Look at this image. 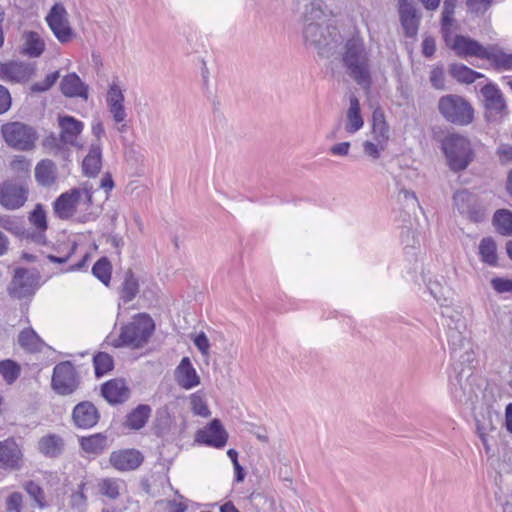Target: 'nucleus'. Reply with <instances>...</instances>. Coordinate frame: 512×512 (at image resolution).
<instances>
[{"label":"nucleus","mask_w":512,"mask_h":512,"mask_svg":"<svg viewBox=\"0 0 512 512\" xmlns=\"http://www.w3.org/2000/svg\"><path fill=\"white\" fill-rule=\"evenodd\" d=\"M124 100L125 98L121 88L116 83H112L109 86L106 95L107 106L112 104L124 103Z\"/></svg>","instance_id":"13d9d810"},{"label":"nucleus","mask_w":512,"mask_h":512,"mask_svg":"<svg viewBox=\"0 0 512 512\" xmlns=\"http://www.w3.org/2000/svg\"><path fill=\"white\" fill-rule=\"evenodd\" d=\"M60 91L67 98H80L87 101L89 86L75 72L68 73L60 81Z\"/></svg>","instance_id":"412c9836"},{"label":"nucleus","mask_w":512,"mask_h":512,"mask_svg":"<svg viewBox=\"0 0 512 512\" xmlns=\"http://www.w3.org/2000/svg\"><path fill=\"white\" fill-rule=\"evenodd\" d=\"M227 439L228 434L218 419H213L205 429L199 430L196 434L199 443L215 448L224 447Z\"/></svg>","instance_id":"f3484780"},{"label":"nucleus","mask_w":512,"mask_h":512,"mask_svg":"<svg viewBox=\"0 0 512 512\" xmlns=\"http://www.w3.org/2000/svg\"><path fill=\"white\" fill-rule=\"evenodd\" d=\"M450 75L460 83L471 84L483 75L462 63H453L449 67Z\"/></svg>","instance_id":"72a5a7b5"},{"label":"nucleus","mask_w":512,"mask_h":512,"mask_svg":"<svg viewBox=\"0 0 512 512\" xmlns=\"http://www.w3.org/2000/svg\"><path fill=\"white\" fill-rule=\"evenodd\" d=\"M139 292V283L131 269L125 273L120 298L124 303L132 301Z\"/></svg>","instance_id":"c9c22d12"},{"label":"nucleus","mask_w":512,"mask_h":512,"mask_svg":"<svg viewBox=\"0 0 512 512\" xmlns=\"http://www.w3.org/2000/svg\"><path fill=\"white\" fill-rule=\"evenodd\" d=\"M142 453L136 449H121L110 454L109 462L116 470L125 472L136 470L143 462Z\"/></svg>","instance_id":"dca6fc26"},{"label":"nucleus","mask_w":512,"mask_h":512,"mask_svg":"<svg viewBox=\"0 0 512 512\" xmlns=\"http://www.w3.org/2000/svg\"><path fill=\"white\" fill-rule=\"evenodd\" d=\"M46 21L59 42L67 43L72 39L73 30L67 19V11L62 4L56 3L52 6Z\"/></svg>","instance_id":"f8f14e48"},{"label":"nucleus","mask_w":512,"mask_h":512,"mask_svg":"<svg viewBox=\"0 0 512 512\" xmlns=\"http://www.w3.org/2000/svg\"><path fill=\"white\" fill-rule=\"evenodd\" d=\"M473 198L474 196L472 193L463 189L454 193L453 202L460 213H466V211H469L471 208L470 204L473 201Z\"/></svg>","instance_id":"49530a36"},{"label":"nucleus","mask_w":512,"mask_h":512,"mask_svg":"<svg viewBox=\"0 0 512 512\" xmlns=\"http://www.w3.org/2000/svg\"><path fill=\"white\" fill-rule=\"evenodd\" d=\"M484 98L485 117L488 121H499L507 114V105L501 90L497 85L488 83L481 88Z\"/></svg>","instance_id":"1a4fd4ad"},{"label":"nucleus","mask_w":512,"mask_h":512,"mask_svg":"<svg viewBox=\"0 0 512 512\" xmlns=\"http://www.w3.org/2000/svg\"><path fill=\"white\" fill-rule=\"evenodd\" d=\"M451 48L461 58L475 56L480 59H485L488 51V47H484L478 41L463 35L455 36Z\"/></svg>","instance_id":"4be33fe9"},{"label":"nucleus","mask_w":512,"mask_h":512,"mask_svg":"<svg viewBox=\"0 0 512 512\" xmlns=\"http://www.w3.org/2000/svg\"><path fill=\"white\" fill-rule=\"evenodd\" d=\"M23 458L22 447L13 437L0 441V468L9 471L20 470Z\"/></svg>","instance_id":"4468645a"},{"label":"nucleus","mask_w":512,"mask_h":512,"mask_svg":"<svg viewBox=\"0 0 512 512\" xmlns=\"http://www.w3.org/2000/svg\"><path fill=\"white\" fill-rule=\"evenodd\" d=\"M37 278V275L27 268H16L8 287L9 295L19 300L32 296L35 293Z\"/></svg>","instance_id":"9d476101"},{"label":"nucleus","mask_w":512,"mask_h":512,"mask_svg":"<svg viewBox=\"0 0 512 512\" xmlns=\"http://www.w3.org/2000/svg\"><path fill=\"white\" fill-rule=\"evenodd\" d=\"M438 111L449 123L467 126L474 120L472 105L462 96L447 94L438 100Z\"/></svg>","instance_id":"39448f33"},{"label":"nucleus","mask_w":512,"mask_h":512,"mask_svg":"<svg viewBox=\"0 0 512 512\" xmlns=\"http://www.w3.org/2000/svg\"><path fill=\"white\" fill-rule=\"evenodd\" d=\"M85 483L78 485V490L70 496V506L79 512H83L87 505V497L84 494Z\"/></svg>","instance_id":"3c124183"},{"label":"nucleus","mask_w":512,"mask_h":512,"mask_svg":"<svg viewBox=\"0 0 512 512\" xmlns=\"http://www.w3.org/2000/svg\"><path fill=\"white\" fill-rule=\"evenodd\" d=\"M194 345L203 354L208 355L210 349L209 340L204 332L197 334L193 340Z\"/></svg>","instance_id":"338daca9"},{"label":"nucleus","mask_w":512,"mask_h":512,"mask_svg":"<svg viewBox=\"0 0 512 512\" xmlns=\"http://www.w3.org/2000/svg\"><path fill=\"white\" fill-rule=\"evenodd\" d=\"M430 83L433 88L437 90H444L445 89V75H444V69L441 66L433 67L430 71L429 76Z\"/></svg>","instance_id":"864d4df0"},{"label":"nucleus","mask_w":512,"mask_h":512,"mask_svg":"<svg viewBox=\"0 0 512 512\" xmlns=\"http://www.w3.org/2000/svg\"><path fill=\"white\" fill-rule=\"evenodd\" d=\"M6 144L18 151H30L35 148L38 138L36 130L22 122H9L1 127Z\"/></svg>","instance_id":"423d86ee"},{"label":"nucleus","mask_w":512,"mask_h":512,"mask_svg":"<svg viewBox=\"0 0 512 512\" xmlns=\"http://www.w3.org/2000/svg\"><path fill=\"white\" fill-rule=\"evenodd\" d=\"M175 376L178 384L185 389H191L200 382L195 368L188 357H184L178 365Z\"/></svg>","instance_id":"393cba45"},{"label":"nucleus","mask_w":512,"mask_h":512,"mask_svg":"<svg viewBox=\"0 0 512 512\" xmlns=\"http://www.w3.org/2000/svg\"><path fill=\"white\" fill-rule=\"evenodd\" d=\"M342 64L346 73L359 86L369 88L372 82L369 53L361 38L352 37L344 45Z\"/></svg>","instance_id":"f03ea898"},{"label":"nucleus","mask_w":512,"mask_h":512,"mask_svg":"<svg viewBox=\"0 0 512 512\" xmlns=\"http://www.w3.org/2000/svg\"><path fill=\"white\" fill-rule=\"evenodd\" d=\"M457 317L455 327H451L448 324L447 338L450 346V355L452 359L459 361L460 364H470L474 360V352L471 344L460 331V327H464L463 323L459 325L460 315L457 314Z\"/></svg>","instance_id":"6e6552de"},{"label":"nucleus","mask_w":512,"mask_h":512,"mask_svg":"<svg viewBox=\"0 0 512 512\" xmlns=\"http://www.w3.org/2000/svg\"><path fill=\"white\" fill-rule=\"evenodd\" d=\"M102 166V147L101 143L92 142L89 152L82 162L83 174L88 177H95Z\"/></svg>","instance_id":"a878e982"},{"label":"nucleus","mask_w":512,"mask_h":512,"mask_svg":"<svg viewBox=\"0 0 512 512\" xmlns=\"http://www.w3.org/2000/svg\"><path fill=\"white\" fill-rule=\"evenodd\" d=\"M37 449L43 456L56 459L63 454L65 441L60 435L49 433L39 439Z\"/></svg>","instance_id":"5701e85b"},{"label":"nucleus","mask_w":512,"mask_h":512,"mask_svg":"<svg viewBox=\"0 0 512 512\" xmlns=\"http://www.w3.org/2000/svg\"><path fill=\"white\" fill-rule=\"evenodd\" d=\"M19 346L29 353L41 352L45 346L44 341L31 327L20 331L18 335Z\"/></svg>","instance_id":"c85d7f7f"},{"label":"nucleus","mask_w":512,"mask_h":512,"mask_svg":"<svg viewBox=\"0 0 512 512\" xmlns=\"http://www.w3.org/2000/svg\"><path fill=\"white\" fill-rule=\"evenodd\" d=\"M101 395L110 404H120L129 398V389L122 379H112L102 385Z\"/></svg>","instance_id":"b1692460"},{"label":"nucleus","mask_w":512,"mask_h":512,"mask_svg":"<svg viewBox=\"0 0 512 512\" xmlns=\"http://www.w3.org/2000/svg\"><path fill=\"white\" fill-rule=\"evenodd\" d=\"M152 409L147 404H140L126 417L125 425L132 430H139L147 423Z\"/></svg>","instance_id":"7c9ffc66"},{"label":"nucleus","mask_w":512,"mask_h":512,"mask_svg":"<svg viewBox=\"0 0 512 512\" xmlns=\"http://www.w3.org/2000/svg\"><path fill=\"white\" fill-rule=\"evenodd\" d=\"M100 419V413L96 406L90 401L78 403L72 411V421L80 429L94 427Z\"/></svg>","instance_id":"a211bd4d"},{"label":"nucleus","mask_w":512,"mask_h":512,"mask_svg":"<svg viewBox=\"0 0 512 512\" xmlns=\"http://www.w3.org/2000/svg\"><path fill=\"white\" fill-rule=\"evenodd\" d=\"M59 134L67 146L78 147V137L84 129V123L70 115H58Z\"/></svg>","instance_id":"6ab92c4d"},{"label":"nucleus","mask_w":512,"mask_h":512,"mask_svg":"<svg viewBox=\"0 0 512 512\" xmlns=\"http://www.w3.org/2000/svg\"><path fill=\"white\" fill-rule=\"evenodd\" d=\"M20 373L21 367L17 362L11 359L0 361V375L8 385L13 384L20 376Z\"/></svg>","instance_id":"4c0bfd02"},{"label":"nucleus","mask_w":512,"mask_h":512,"mask_svg":"<svg viewBox=\"0 0 512 512\" xmlns=\"http://www.w3.org/2000/svg\"><path fill=\"white\" fill-rule=\"evenodd\" d=\"M191 406L194 414L208 417L210 415V410L201 396L193 395L191 397Z\"/></svg>","instance_id":"bf43d9fd"},{"label":"nucleus","mask_w":512,"mask_h":512,"mask_svg":"<svg viewBox=\"0 0 512 512\" xmlns=\"http://www.w3.org/2000/svg\"><path fill=\"white\" fill-rule=\"evenodd\" d=\"M497 70H512V54L503 52L497 46H488L485 57Z\"/></svg>","instance_id":"2f4dec72"},{"label":"nucleus","mask_w":512,"mask_h":512,"mask_svg":"<svg viewBox=\"0 0 512 512\" xmlns=\"http://www.w3.org/2000/svg\"><path fill=\"white\" fill-rule=\"evenodd\" d=\"M45 50V42L41 36L34 31L23 34L22 53L31 58L39 57Z\"/></svg>","instance_id":"c756f323"},{"label":"nucleus","mask_w":512,"mask_h":512,"mask_svg":"<svg viewBox=\"0 0 512 512\" xmlns=\"http://www.w3.org/2000/svg\"><path fill=\"white\" fill-rule=\"evenodd\" d=\"M52 388L59 395H71L79 386V377L70 361L57 364L53 369Z\"/></svg>","instance_id":"0eeeda50"},{"label":"nucleus","mask_w":512,"mask_h":512,"mask_svg":"<svg viewBox=\"0 0 512 512\" xmlns=\"http://www.w3.org/2000/svg\"><path fill=\"white\" fill-rule=\"evenodd\" d=\"M399 202L404 204V208L408 210H414L419 206L418 199L414 192H411L405 188H402L398 193Z\"/></svg>","instance_id":"5fc2aeb1"},{"label":"nucleus","mask_w":512,"mask_h":512,"mask_svg":"<svg viewBox=\"0 0 512 512\" xmlns=\"http://www.w3.org/2000/svg\"><path fill=\"white\" fill-rule=\"evenodd\" d=\"M493 4V0H466L469 11L484 14Z\"/></svg>","instance_id":"052dcab7"},{"label":"nucleus","mask_w":512,"mask_h":512,"mask_svg":"<svg viewBox=\"0 0 512 512\" xmlns=\"http://www.w3.org/2000/svg\"><path fill=\"white\" fill-rule=\"evenodd\" d=\"M399 21L407 38H415L418 34L422 14L414 0H398Z\"/></svg>","instance_id":"9b49d317"},{"label":"nucleus","mask_w":512,"mask_h":512,"mask_svg":"<svg viewBox=\"0 0 512 512\" xmlns=\"http://www.w3.org/2000/svg\"><path fill=\"white\" fill-rule=\"evenodd\" d=\"M29 221L36 229H41L42 231L47 230L48 225L46 213L41 204H37L30 212Z\"/></svg>","instance_id":"09e8293b"},{"label":"nucleus","mask_w":512,"mask_h":512,"mask_svg":"<svg viewBox=\"0 0 512 512\" xmlns=\"http://www.w3.org/2000/svg\"><path fill=\"white\" fill-rule=\"evenodd\" d=\"M153 330L154 323L150 316L140 313L131 322L122 326L119 336L109 343L115 348H140L148 341Z\"/></svg>","instance_id":"7ed1b4c3"},{"label":"nucleus","mask_w":512,"mask_h":512,"mask_svg":"<svg viewBox=\"0 0 512 512\" xmlns=\"http://www.w3.org/2000/svg\"><path fill=\"white\" fill-rule=\"evenodd\" d=\"M479 255L484 263L490 266L497 264L496 243L491 237L483 238L480 241Z\"/></svg>","instance_id":"e433bc0d"},{"label":"nucleus","mask_w":512,"mask_h":512,"mask_svg":"<svg viewBox=\"0 0 512 512\" xmlns=\"http://www.w3.org/2000/svg\"><path fill=\"white\" fill-rule=\"evenodd\" d=\"M120 481L114 478H106L99 484V490L102 495L116 499L119 496Z\"/></svg>","instance_id":"de8ad7c7"},{"label":"nucleus","mask_w":512,"mask_h":512,"mask_svg":"<svg viewBox=\"0 0 512 512\" xmlns=\"http://www.w3.org/2000/svg\"><path fill=\"white\" fill-rule=\"evenodd\" d=\"M346 117L345 130L348 133L354 134L363 127L364 121L361 116L360 102L354 95L350 96Z\"/></svg>","instance_id":"bb28decb"},{"label":"nucleus","mask_w":512,"mask_h":512,"mask_svg":"<svg viewBox=\"0 0 512 512\" xmlns=\"http://www.w3.org/2000/svg\"><path fill=\"white\" fill-rule=\"evenodd\" d=\"M59 77V71H54L48 74L43 81L32 84L31 91L34 93H42L48 91L56 83Z\"/></svg>","instance_id":"603ef678"},{"label":"nucleus","mask_w":512,"mask_h":512,"mask_svg":"<svg viewBox=\"0 0 512 512\" xmlns=\"http://www.w3.org/2000/svg\"><path fill=\"white\" fill-rule=\"evenodd\" d=\"M493 225L498 233L504 236L512 235V212L499 209L493 216Z\"/></svg>","instance_id":"f704fd0d"},{"label":"nucleus","mask_w":512,"mask_h":512,"mask_svg":"<svg viewBox=\"0 0 512 512\" xmlns=\"http://www.w3.org/2000/svg\"><path fill=\"white\" fill-rule=\"evenodd\" d=\"M442 149L450 169L454 172L465 170L474 157L470 140L458 133H450L445 136L442 141Z\"/></svg>","instance_id":"20e7f679"},{"label":"nucleus","mask_w":512,"mask_h":512,"mask_svg":"<svg viewBox=\"0 0 512 512\" xmlns=\"http://www.w3.org/2000/svg\"><path fill=\"white\" fill-rule=\"evenodd\" d=\"M23 496L20 492L11 493L6 499V509L9 512H21Z\"/></svg>","instance_id":"680f3d73"},{"label":"nucleus","mask_w":512,"mask_h":512,"mask_svg":"<svg viewBox=\"0 0 512 512\" xmlns=\"http://www.w3.org/2000/svg\"><path fill=\"white\" fill-rule=\"evenodd\" d=\"M0 227L16 236L25 234L24 221L16 216L0 214Z\"/></svg>","instance_id":"ea45409f"},{"label":"nucleus","mask_w":512,"mask_h":512,"mask_svg":"<svg viewBox=\"0 0 512 512\" xmlns=\"http://www.w3.org/2000/svg\"><path fill=\"white\" fill-rule=\"evenodd\" d=\"M465 370L462 369L461 372H458L455 377H450V391L453 397L461 402L466 397V381L463 380V372Z\"/></svg>","instance_id":"c03bdc74"},{"label":"nucleus","mask_w":512,"mask_h":512,"mask_svg":"<svg viewBox=\"0 0 512 512\" xmlns=\"http://www.w3.org/2000/svg\"><path fill=\"white\" fill-rule=\"evenodd\" d=\"M42 147L54 155L63 153L67 149V144L62 140L60 134L57 136L54 132H50L42 140Z\"/></svg>","instance_id":"a19ab883"},{"label":"nucleus","mask_w":512,"mask_h":512,"mask_svg":"<svg viewBox=\"0 0 512 512\" xmlns=\"http://www.w3.org/2000/svg\"><path fill=\"white\" fill-rule=\"evenodd\" d=\"M45 232L46 231H42L41 229H36L34 231H26L25 230V234L23 237H25L26 239H28L36 244L43 245L46 243Z\"/></svg>","instance_id":"774afa93"},{"label":"nucleus","mask_w":512,"mask_h":512,"mask_svg":"<svg viewBox=\"0 0 512 512\" xmlns=\"http://www.w3.org/2000/svg\"><path fill=\"white\" fill-rule=\"evenodd\" d=\"M93 365L96 377L100 378L113 369L114 360L108 353L98 352L93 357Z\"/></svg>","instance_id":"58836bf2"},{"label":"nucleus","mask_w":512,"mask_h":512,"mask_svg":"<svg viewBox=\"0 0 512 512\" xmlns=\"http://www.w3.org/2000/svg\"><path fill=\"white\" fill-rule=\"evenodd\" d=\"M427 289L433 298L441 305H444L447 302L445 288L438 281H429Z\"/></svg>","instance_id":"4d7b16f0"},{"label":"nucleus","mask_w":512,"mask_h":512,"mask_svg":"<svg viewBox=\"0 0 512 512\" xmlns=\"http://www.w3.org/2000/svg\"><path fill=\"white\" fill-rule=\"evenodd\" d=\"M11 95L9 90L0 84V114H4L11 107Z\"/></svg>","instance_id":"69168bd1"},{"label":"nucleus","mask_w":512,"mask_h":512,"mask_svg":"<svg viewBox=\"0 0 512 512\" xmlns=\"http://www.w3.org/2000/svg\"><path fill=\"white\" fill-rule=\"evenodd\" d=\"M108 111L110 112L114 122L116 124H119L117 127V130L121 133L126 132L127 130V124H126V118L127 113L124 106V103L119 104H112L108 105Z\"/></svg>","instance_id":"a18cd8bd"},{"label":"nucleus","mask_w":512,"mask_h":512,"mask_svg":"<svg viewBox=\"0 0 512 512\" xmlns=\"http://www.w3.org/2000/svg\"><path fill=\"white\" fill-rule=\"evenodd\" d=\"M491 285L498 293L512 292V280L504 278H493Z\"/></svg>","instance_id":"e2e57ef3"},{"label":"nucleus","mask_w":512,"mask_h":512,"mask_svg":"<svg viewBox=\"0 0 512 512\" xmlns=\"http://www.w3.org/2000/svg\"><path fill=\"white\" fill-rule=\"evenodd\" d=\"M328 13L321 0L305 5L303 13V39L306 45L314 47L318 55L332 57L343 42L336 26L328 24Z\"/></svg>","instance_id":"f257e3e1"},{"label":"nucleus","mask_w":512,"mask_h":512,"mask_svg":"<svg viewBox=\"0 0 512 512\" xmlns=\"http://www.w3.org/2000/svg\"><path fill=\"white\" fill-rule=\"evenodd\" d=\"M382 150L383 149H381V146H380V144L378 142L377 143H373L371 141H365L363 143V152H364V154L367 155L368 157H370L372 160L379 159L380 152Z\"/></svg>","instance_id":"0e129e2a"},{"label":"nucleus","mask_w":512,"mask_h":512,"mask_svg":"<svg viewBox=\"0 0 512 512\" xmlns=\"http://www.w3.org/2000/svg\"><path fill=\"white\" fill-rule=\"evenodd\" d=\"M373 134L381 149H385L386 142L389 139V126L387 123L373 124Z\"/></svg>","instance_id":"6e6d98bb"},{"label":"nucleus","mask_w":512,"mask_h":512,"mask_svg":"<svg viewBox=\"0 0 512 512\" xmlns=\"http://www.w3.org/2000/svg\"><path fill=\"white\" fill-rule=\"evenodd\" d=\"M81 195L82 191L78 188L62 193L53 204L55 214L62 220L72 218L76 212Z\"/></svg>","instance_id":"aec40b11"},{"label":"nucleus","mask_w":512,"mask_h":512,"mask_svg":"<svg viewBox=\"0 0 512 512\" xmlns=\"http://www.w3.org/2000/svg\"><path fill=\"white\" fill-rule=\"evenodd\" d=\"M32 64L22 61L0 62V80L10 84H21L29 81L34 75Z\"/></svg>","instance_id":"ddd939ff"},{"label":"nucleus","mask_w":512,"mask_h":512,"mask_svg":"<svg viewBox=\"0 0 512 512\" xmlns=\"http://www.w3.org/2000/svg\"><path fill=\"white\" fill-rule=\"evenodd\" d=\"M111 270V263L106 257L97 260L92 267L93 275L104 285H108L111 280Z\"/></svg>","instance_id":"79ce46f5"},{"label":"nucleus","mask_w":512,"mask_h":512,"mask_svg":"<svg viewBox=\"0 0 512 512\" xmlns=\"http://www.w3.org/2000/svg\"><path fill=\"white\" fill-rule=\"evenodd\" d=\"M456 2L444 1L443 10L441 14V30L446 38L451 32V27L454 21Z\"/></svg>","instance_id":"37998d69"},{"label":"nucleus","mask_w":512,"mask_h":512,"mask_svg":"<svg viewBox=\"0 0 512 512\" xmlns=\"http://www.w3.org/2000/svg\"><path fill=\"white\" fill-rule=\"evenodd\" d=\"M57 168L50 159H43L35 167V179L41 186L49 187L56 180Z\"/></svg>","instance_id":"cd10ccee"},{"label":"nucleus","mask_w":512,"mask_h":512,"mask_svg":"<svg viewBox=\"0 0 512 512\" xmlns=\"http://www.w3.org/2000/svg\"><path fill=\"white\" fill-rule=\"evenodd\" d=\"M81 449L89 454H101L107 445V437L102 433H96L79 439Z\"/></svg>","instance_id":"473e14b6"},{"label":"nucleus","mask_w":512,"mask_h":512,"mask_svg":"<svg viewBox=\"0 0 512 512\" xmlns=\"http://www.w3.org/2000/svg\"><path fill=\"white\" fill-rule=\"evenodd\" d=\"M23 488L24 490L28 493V495L37 503V505L40 507V508H44L45 507V502H44V491L43 489L40 487L39 484H37L36 482L30 480V481H27L24 485H23Z\"/></svg>","instance_id":"8fccbe9b"},{"label":"nucleus","mask_w":512,"mask_h":512,"mask_svg":"<svg viewBox=\"0 0 512 512\" xmlns=\"http://www.w3.org/2000/svg\"><path fill=\"white\" fill-rule=\"evenodd\" d=\"M28 198V189L13 181H4L0 184V204L8 210L22 207Z\"/></svg>","instance_id":"2eb2a0df"}]
</instances>
